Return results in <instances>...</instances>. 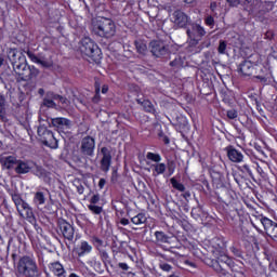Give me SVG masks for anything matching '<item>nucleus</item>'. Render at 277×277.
<instances>
[{"label": "nucleus", "mask_w": 277, "mask_h": 277, "mask_svg": "<svg viewBox=\"0 0 277 277\" xmlns=\"http://www.w3.org/2000/svg\"><path fill=\"white\" fill-rule=\"evenodd\" d=\"M92 31L100 38H113L116 36V24L109 18L96 17L92 19Z\"/></svg>", "instance_id": "obj_1"}, {"label": "nucleus", "mask_w": 277, "mask_h": 277, "mask_svg": "<svg viewBox=\"0 0 277 277\" xmlns=\"http://www.w3.org/2000/svg\"><path fill=\"white\" fill-rule=\"evenodd\" d=\"M13 68L23 81H29V65L23 52L11 51Z\"/></svg>", "instance_id": "obj_2"}, {"label": "nucleus", "mask_w": 277, "mask_h": 277, "mask_svg": "<svg viewBox=\"0 0 277 277\" xmlns=\"http://www.w3.org/2000/svg\"><path fill=\"white\" fill-rule=\"evenodd\" d=\"M13 68L23 81H29V65L23 52L11 51Z\"/></svg>", "instance_id": "obj_3"}, {"label": "nucleus", "mask_w": 277, "mask_h": 277, "mask_svg": "<svg viewBox=\"0 0 277 277\" xmlns=\"http://www.w3.org/2000/svg\"><path fill=\"white\" fill-rule=\"evenodd\" d=\"M80 52L84 57H90L93 62L101 60V48L89 37H84L80 41Z\"/></svg>", "instance_id": "obj_4"}, {"label": "nucleus", "mask_w": 277, "mask_h": 277, "mask_svg": "<svg viewBox=\"0 0 277 277\" xmlns=\"http://www.w3.org/2000/svg\"><path fill=\"white\" fill-rule=\"evenodd\" d=\"M17 272L22 276L26 277L40 276V273L38 272V264H36V261L29 256H24L19 260L17 264Z\"/></svg>", "instance_id": "obj_5"}, {"label": "nucleus", "mask_w": 277, "mask_h": 277, "mask_svg": "<svg viewBox=\"0 0 277 277\" xmlns=\"http://www.w3.org/2000/svg\"><path fill=\"white\" fill-rule=\"evenodd\" d=\"M216 259L217 261L214 263L213 267L215 272H219V274L226 275V269H224V266L220 264L222 263L223 265L229 267L232 272H236L237 274H240V276H243V272L239 271V268L237 267V265H235L233 260L228 258V255H226L225 253H221L219 256H216Z\"/></svg>", "instance_id": "obj_6"}, {"label": "nucleus", "mask_w": 277, "mask_h": 277, "mask_svg": "<svg viewBox=\"0 0 277 277\" xmlns=\"http://www.w3.org/2000/svg\"><path fill=\"white\" fill-rule=\"evenodd\" d=\"M38 137L44 146H48L49 148H57V138H55V134L51 132V130H48L44 124L39 126L38 130Z\"/></svg>", "instance_id": "obj_7"}, {"label": "nucleus", "mask_w": 277, "mask_h": 277, "mask_svg": "<svg viewBox=\"0 0 277 277\" xmlns=\"http://www.w3.org/2000/svg\"><path fill=\"white\" fill-rule=\"evenodd\" d=\"M186 34L188 36V44L196 47V44L202 40L203 36H206L207 31L205 27L199 24H193L192 27L186 30Z\"/></svg>", "instance_id": "obj_8"}, {"label": "nucleus", "mask_w": 277, "mask_h": 277, "mask_svg": "<svg viewBox=\"0 0 277 277\" xmlns=\"http://www.w3.org/2000/svg\"><path fill=\"white\" fill-rule=\"evenodd\" d=\"M16 209L21 217H24V220H27V222H29L30 224H36V216L34 215V210L31 209V206H29V203L25 201Z\"/></svg>", "instance_id": "obj_9"}, {"label": "nucleus", "mask_w": 277, "mask_h": 277, "mask_svg": "<svg viewBox=\"0 0 277 277\" xmlns=\"http://www.w3.org/2000/svg\"><path fill=\"white\" fill-rule=\"evenodd\" d=\"M261 224L263 225L264 229L266 230V234L271 239L274 241H277V223L269 220L268 217H262Z\"/></svg>", "instance_id": "obj_10"}, {"label": "nucleus", "mask_w": 277, "mask_h": 277, "mask_svg": "<svg viewBox=\"0 0 277 277\" xmlns=\"http://www.w3.org/2000/svg\"><path fill=\"white\" fill-rule=\"evenodd\" d=\"M171 21L175 27L180 28L186 27L189 25V23H192L189 16H187V14H185L183 11H175L172 14Z\"/></svg>", "instance_id": "obj_11"}, {"label": "nucleus", "mask_w": 277, "mask_h": 277, "mask_svg": "<svg viewBox=\"0 0 277 277\" xmlns=\"http://www.w3.org/2000/svg\"><path fill=\"white\" fill-rule=\"evenodd\" d=\"M26 53L29 60L34 64H38L39 66H41V68H51V66H53V61L48 60L44 56L39 57L36 54H34V52L31 51H27Z\"/></svg>", "instance_id": "obj_12"}, {"label": "nucleus", "mask_w": 277, "mask_h": 277, "mask_svg": "<svg viewBox=\"0 0 277 277\" xmlns=\"http://www.w3.org/2000/svg\"><path fill=\"white\" fill-rule=\"evenodd\" d=\"M94 148H96V143L92 136H87L82 140L81 150L83 155L92 157V155H94Z\"/></svg>", "instance_id": "obj_13"}, {"label": "nucleus", "mask_w": 277, "mask_h": 277, "mask_svg": "<svg viewBox=\"0 0 277 277\" xmlns=\"http://www.w3.org/2000/svg\"><path fill=\"white\" fill-rule=\"evenodd\" d=\"M101 153L103 155L101 160V171L109 172V168H111V151L107 147H102Z\"/></svg>", "instance_id": "obj_14"}, {"label": "nucleus", "mask_w": 277, "mask_h": 277, "mask_svg": "<svg viewBox=\"0 0 277 277\" xmlns=\"http://www.w3.org/2000/svg\"><path fill=\"white\" fill-rule=\"evenodd\" d=\"M58 224L63 237L68 239V241H72V239H75V227L66 221H60Z\"/></svg>", "instance_id": "obj_15"}, {"label": "nucleus", "mask_w": 277, "mask_h": 277, "mask_svg": "<svg viewBox=\"0 0 277 277\" xmlns=\"http://www.w3.org/2000/svg\"><path fill=\"white\" fill-rule=\"evenodd\" d=\"M92 250H94V247H92V245L85 240H81L75 248V252L79 258L92 254Z\"/></svg>", "instance_id": "obj_16"}, {"label": "nucleus", "mask_w": 277, "mask_h": 277, "mask_svg": "<svg viewBox=\"0 0 277 277\" xmlns=\"http://www.w3.org/2000/svg\"><path fill=\"white\" fill-rule=\"evenodd\" d=\"M150 49L153 55H155L156 57H161V55H166L168 51L166 49V43H163V41H151Z\"/></svg>", "instance_id": "obj_17"}, {"label": "nucleus", "mask_w": 277, "mask_h": 277, "mask_svg": "<svg viewBox=\"0 0 277 277\" xmlns=\"http://www.w3.org/2000/svg\"><path fill=\"white\" fill-rule=\"evenodd\" d=\"M226 153L229 161H233V163H241L243 161V154L233 146L226 147Z\"/></svg>", "instance_id": "obj_18"}, {"label": "nucleus", "mask_w": 277, "mask_h": 277, "mask_svg": "<svg viewBox=\"0 0 277 277\" xmlns=\"http://www.w3.org/2000/svg\"><path fill=\"white\" fill-rule=\"evenodd\" d=\"M242 5L249 14H256L259 8H263V3L259 2V0H245Z\"/></svg>", "instance_id": "obj_19"}, {"label": "nucleus", "mask_w": 277, "mask_h": 277, "mask_svg": "<svg viewBox=\"0 0 277 277\" xmlns=\"http://www.w3.org/2000/svg\"><path fill=\"white\" fill-rule=\"evenodd\" d=\"M50 272L57 277H66V269H64V265L60 262H53L49 265Z\"/></svg>", "instance_id": "obj_20"}, {"label": "nucleus", "mask_w": 277, "mask_h": 277, "mask_svg": "<svg viewBox=\"0 0 277 277\" xmlns=\"http://www.w3.org/2000/svg\"><path fill=\"white\" fill-rule=\"evenodd\" d=\"M153 173V176H160V174H163L166 170H168V167L163 162H156L150 166V169H148V172Z\"/></svg>", "instance_id": "obj_21"}, {"label": "nucleus", "mask_w": 277, "mask_h": 277, "mask_svg": "<svg viewBox=\"0 0 277 277\" xmlns=\"http://www.w3.org/2000/svg\"><path fill=\"white\" fill-rule=\"evenodd\" d=\"M240 72L243 77H250L252 72H254V64L250 61H245L242 64H240Z\"/></svg>", "instance_id": "obj_22"}, {"label": "nucleus", "mask_w": 277, "mask_h": 277, "mask_svg": "<svg viewBox=\"0 0 277 277\" xmlns=\"http://www.w3.org/2000/svg\"><path fill=\"white\" fill-rule=\"evenodd\" d=\"M53 127H57V129H70L72 127V122L66 118H54L52 119Z\"/></svg>", "instance_id": "obj_23"}, {"label": "nucleus", "mask_w": 277, "mask_h": 277, "mask_svg": "<svg viewBox=\"0 0 277 277\" xmlns=\"http://www.w3.org/2000/svg\"><path fill=\"white\" fill-rule=\"evenodd\" d=\"M18 160H16V157L14 156H9V157H1L0 158V163L5 168L6 170H10L11 168H14Z\"/></svg>", "instance_id": "obj_24"}, {"label": "nucleus", "mask_w": 277, "mask_h": 277, "mask_svg": "<svg viewBox=\"0 0 277 277\" xmlns=\"http://www.w3.org/2000/svg\"><path fill=\"white\" fill-rule=\"evenodd\" d=\"M16 168H15V172L17 174H27V172H29V170H31V167H29V163L22 161V160H17L16 163Z\"/></svg>", "instance_id": "obj_25"}, {"label": "nucleus", "mask_w": 277, "mask_h": 277, "mask_svg": "<svg viewBox=\"0 0 277 277\" xmlns=\"http://www.w3.org/2000/svg\"><path fill=\"white\" fill-rule=\"evenodd\" d=\"M131 222L132 224H135V226H140L141 224H146V214L138 213L131 219Z\"/></svg>", "instance_id": "obj_26"}, {"label": "nucleus", "mask_w": 277, "mask_h": 277, "mask_svg": "<svg viewBox=\"0 0 277 277\" xmlns=\"http://www.w3.org/2000/svg\"><path fill=\"white\" fill-rule=\"evenodd\" d=\"M155 237L157 243H168L170 241V237L163 232H155Z\"/></svg>", "instance_id": "obj_27"}, {"label": "nucleus", "mask_w": 277, "mask_h": 277, "mask_svg": "<svg viewBox=\"0 0 277 277\" xmlns=\"http://www.w3.org/2000/svg\"><path fill=\"white\" fill-rule=\"evenodd\" d=\"M135 47L140 55H146V53H148V47L144 43V41H135Z\"/></svg>", "instance_id": "obj_28"}, {"label": "nucleus", "mask_w": 277, "mask_h": 277, "mask_svg": "<svg viewBox=\"0 0 277 277\" xmlns=\"http://www.w3.org/2000/svg\"><path fill=\"white\" fill-rule=\"evenodd\" d=\"M54 101H60L62 107H64V109H70V101H68L65 97H62L61 95H54Z\"/></svg>", "instance_id": "obj_29"}, {"label": "nucleus", "mask_w": 277, "mask_h": 277, "mask_svg": "<svg viewBox=\"0 0 277 277\" xmlns=\"http://www.w3.org/2000/svg\"><path fill=\"white\" fill-rule=\"evenodd\" d=\"M47 199L44 198V193L42 192H37L34 197V202L35 205H44Z\"/></svg>", "instance_id": "obj_30"}, {"label": "nucleus", "mask_w": 277, "mask_h": 277, "mask_svg": "<svg viewBox=\"0 0 277 277\" xmlns=\"http://www.w3.org/2000/svg\"><path fill=\"white\" fill-rule=\"evenodd\" d=\"M146 158H147L149 161H154L155 163L161 162V155L155 154V153H153V151H148L147 155H146Z\"/></svg>", "instance_id": "obj_31"}, {"label": "nucleus", "mask_w": 277, "mask_h": 277, "mask_svg": "<svg viewBox=\"0 0 277 277\" xmlns=\"http://www.w3.org/2000/svg\"><path fill=\"white\" fill-rule=\"evenodd\" d=\"M137 103L141 104L144 107L145 111L150 113V111H154V109H155L153 107V103H150V101H148V100H144L143 102L137 100Z\"/></svg>", "instance_id": "obj_32"}, {"label": "nucleus", "mask_w": 277, "mask_h": 277, "mask_svg": "<svg viewBox=\"0 0 277 277\" xmlns=\"http://www.w3.org/2000/svg\"><path fill=\"white\" fill-rule=\"evenodd\" d=\"M171 185L174 187V189H177V192H185V185L176 181L174 177L171 179Z\"/></svg>", "instance_id": "obj_33"}, {"label": "nucleus", "mask_w": 277, "mask_h": 277, "mask_svg": "<svg viewBox=\"0 0 277 277\" xmlns=\"http://www.w3.org/2000/svg\"><path fill=\"white\" fill-rule=\"evenodd\" d=\"M28 75H29V81H31V79H36V77L40 75V70H38L36 66H29Z\"/></svg>", "instance_id": "obj_34"}, {"label": "nucleus", "mask_w": 277, "mask_h": 277, "mask_svg": "<svg viewBox=\"0 0 277 277\" xmlns=\"http://www.w3.org/2000/svg\"><path fill=\"white\" fill-rule=\"evenodd\" d=\"M11 196H12V200L16 208L21 207V205H23L25 202V200H23L21 198V195L16 194V193L12 194Z\"/></svg>", "instance_id": "obj_35"}, {"label": "nucleus", "mask_w": 277, "mask_h": 277, "mask_svg": "<svg viewBox=\"0 0 277 277\" xmlns=\"http://www.w3.org/2000/svg\"><path fill=\"white\" fill-rule=\"evenodd\" d=\"M88 209L95 215H101V213H103V207H98L96 205H89Z\"/></svg>", "instance_id": "obj_36"}, {"label": "nucleus", "mask_w": 277, "mask_h": 277, "mask_svg": "<svg viewBox=\"0 0 277 277\" xmlns=\"http://www.w3.org/2000/svg\"><path fill=\"white\" fill-rule=\"evenodd\" d=\"M226 41L221 40L217 48L220 55H226Z\"/></svg>", "instance_id": "obj_37"}, {"label": "nucleus", "mask_w": 277, "mask_h": 277, "mask_svg": "<svg viewBox=\"0 0 277 277\" xmlns=\"http://www.w3.org/2000/svg\"><path fill=\"white\" fill-rule=\"evenodd\" d=\"M227 118H229V120H235V118H237V110L235 109L227 110Z\"/></svg>", "instance_id": "obj_38"}, {"label": "nucleus", "mask_w": 277, "mask_h": 277, "mask_svg": "<svg viewBox=\"0 0 277 277\" xmlns=\"http://www.w3.org/2000/svg\"><path fill=\"white\" fill-rule=\"evenodd\" d=\"M159 267L162 272H170L172 269V266L168 263H160Z\"/></svg>", "instance_id": "obj_39"}, {"label": "nucleus", "mask_w": 277, "mask_h": 277, "mask_svg": "<svg viewBox=\"0 0 277 277\" xmlns=\"http://www.w3.org/2000/svg\"><path fill=\"white\" fill-rule=\"evenodd\" d=\"M101 200V196L100 195H93L92 198L90 199V205H98Z\"/></svg>", "instance_id": "obj_40"}, {"label": "nucleus", "mask_w": 277, "mask_h": 277, "mask_svg": "<svg viewBox=\"0 0 277 277\" xmlns=\"http://www.w3.org/2000/svg\"><path fill=\"white\" fill-rule=\"evenodd\" d=\"M43 105H44L45 107H55V102H53V100L45 98V100L43 101Z\"/></svg>", "instance_id": "obj_41"}, {"label": "nucleus", "mask_w": 277, "mask_h": 277, "mask_svg": "<svg viewBox=\"0 0 277 277\" xmlns=\"http://www.w3.org/2000/svg\"><path fill=\"white\" fill-rule=\"evenodd\" d=\"M5 106V97L0 95V114H3V107Z\"/></svg>", "instance_id": "obj_42"}, {"label": "nucleus", "mask_w": 277, "mask_h": 277, "mask_svg": "<svg viewBox=\"0 0 277 277\" xmlns=\"http://www.w3.org/2000/svg\"><path fill=\"white\" fill-rule=\"evenodd\" d=\"M215 23V21L213 19V16H208L206 18V25H208L209 27H211V25H213Z\"/></svg>", "instance_id": "obj_43"}, {"label": "nucleus", "mask_w": 277, "mask_h": 277, "mask_svg": "<svg viewBox=\"0 0 277 277\" xmlns=\"http://www.w3.org/2000/svg\"><path fill=\"white\" fill-rule=\"evenodd\" d=\"M233 8H237L241 2L239 0H227Z\"/></svg>", "instance_id": "obj_44"}, {"label": "nucleus", "mask_w": 277, "mask_h": 277, "mask_svg": "<svg viewBox=\"0 0 277 277\" xmlns=\"http://www.w3.org/2000/svg\"><path fill=\"white\" fill-rule=\"evenodd\" d=\"M119 267H120V269H123L124 272H127L129 269V265L127 263H119Z\"/></svg>", "instance_id": "obj_45"}, {"label": "nucleus", "mask_w": 277, "mask_h": 277, "mask_svg": "<svg viewBox=\"0 0 277 277\" xmlns=\"http://www.w3.org/2000/svg\"><path fill=\"white\" fill-rule=\"evenodd\" d=\"M107 182L105 181V179H101L100 180V182H98V187H100V189H103V187H105V184H106Z\"/></svg>", "instance_id": "obj_46"}, {"label": "nucleus", "mask_w": 277, "mask_h": 277, "mask_svg": "<svg viewBox=\"0 0 277 277\" xmlns=\"http://www.w3.org/2000/svg\"><path fill=\"white\" fill-rule=\"evenodd\" d=\"M255 79H259L261 81V83H267V78H265L263 76H256Z\"/></svg>", "instance_id": "obj_47"}, {"label": "nucleus", "mask_w": 277, "mask_h": 277, "mask_svg": "<svg viewBox=\"0 0 277 277\" xmlns=\"http://www.w3.org/2000/svg\"><path fill=\"white\" fill-rule=\"evenodd\" d=\"M242 168H243L245 172H247L248 174H252V170H250V166L245 164V166H242Z\"/></svg>", "instance_id": "obj_48"}, {"label": "nucleus", "mask_w": 277, "mask_h": 277, "mask_svg": "<svg viewBox=\"0 0 277 277\" xmlns=\"http://www.w3.org/2000/svg\"><path fill=\"white\" fill-rule=\"evenodd\" d=\"M120 224H122V226H129V220L128 219H121Z\"/></svg>", "instance_id": "obj_49"}, {"label": "nucleus", "mask_w": 277, "mask_h": 277, "mask_svg": "<svg viewBox=\"0 0 277 277\" xmlns=\"http://www.w3.org/2000/svg\"><path fill=\"white\" fill-rule=\"evenodd\" d=\"M108 91H109V87L107 85L102 87V94H107Z\"/></svg>", "instance_id": "obj_50"}, {"label": "nucleus", "mask_w": 277, "mask_h": 277, "mask_svg": "<svg viewBox=\"0 0 277 277\" xmlns=\"http://www.w3.org/2000/svg\"><path fill=\"white\" fill-rule=\"evenodd\" d=\"M168 170H169L170 176H172V174H174V166L170 164Z\"/></svg>", "instance_id": "obj_51"}, {"label": "nucleus", "mask_w": 277, "mask_h": 277, "mask_svg": "<svg viewBox=\"0 0 277 277\" xmlns=\"http://www.w3.org/2000/svg\"><path fill=\"white\" fill-rule=\"evenodd\" d=\"M215 8H217V4L215 2H212L210 4V10H212V12H215Z\"/></svg>", "instance_id": "obj_52"}, {"label": "nucleus", "mask_w": 277, "mask_h": 277, "mask_svg": "<svg viewBox=\"0 0 277 277\" xmlns=\"http://www.w3.org/2000/svg\"><path fill=\"white\" fill-rule=\"evenodd\" d=\"M79 103H81V101L79 98H76L74 100L72 104L76 106V107H79Z\"/></svg>", "instance_id": "obj_53"}, {"label": "nucleus", "mask_w": 277, "mask_h": 277, "mask_svg": "<svg viewBox=\"0 0 277 277\" xmlns=\"http://www.w3.org/2000/svg\"><path fill=\"white\" fill-rule=\"evenodd\" d=\"M194 2H196V0H184V3H188V4L194 3Z\"/></svg>", "instance_id": "obj_54"}, {"label": "nucleus", "mask_w": 277, "mask_h": 277, "mask_svg": "<svg viewBox=\"0 0 277 277\" xmlns=\"http://www.w3.org/2000/svg\"><path fill=\"white\" fill-rule=\"evenodd\" d=\"M78 194H83V186L78 187Z\"/></svg>", "instance_id": "obj_55"}, {"label": "nucleus", "mask_w": 277, "mask_h": 277, "mask_svg": "<svg viewBox=\"0 0 277 277\" xmlns=\"http://www.w3.org/2000/svg\"><path fill=\"white\" fill-rule=\"evenodd\" d=\"M39 94H40L41 96H44V89H39Z\"/></svg>", "instance_id": "obj_56"}, {"label": "nucleus", "mask_w": 277, "mask_h": 277, "mask_svg": "<svg viewBox=\"0 0 277 277\" xmlns=\"http://www.w3.org/2000/svg\"><path fill=\"white\" fill-rule=\"evenodd\" d=\"M220 248H221L222 250H224V248H226V243L221 242Z\"/></svg>", "instance_id": "obj_57"}, {"label": "nucleus", "mask_w": 277, "mask_h": 277, "mask_svg": "<svg viewBox=\"0 0 277 277\" xmlns=\"http://www.w3.org/2000/svg\"><path fill=\"white\" fill-rule=\"evenodd\" d=\"M166 144H170V140L164 138Z\"/></svg>", "instance_id": "obj_58"}, {"label": "nucleus", "mask_w": 277, "mask_h": 277, "mask_svg": "<svg viewBox=\"0 0 277 277\" xmlns=\"http://www.w3.org/2000/svg\"><path fill=\"white\" fill-rule=\"evenodd\" d=\"M3 66V60L0 58V67Z\"/></svg>", "instance_id": "obj_59"}, {"label": "nucleus", "mask_w": 277, "mask_h": 277, "mask_svg": "<svg viewBox=\"0 0 277 277\" xmlns=\"http://www.w3.org/2000/svg\"><path fill=\"white\" fill-rule=\"evenodd\" d=\"M170 277H174V275H170Z\"/></svg>", "instance_id": "obj_60"}]
</instances>
